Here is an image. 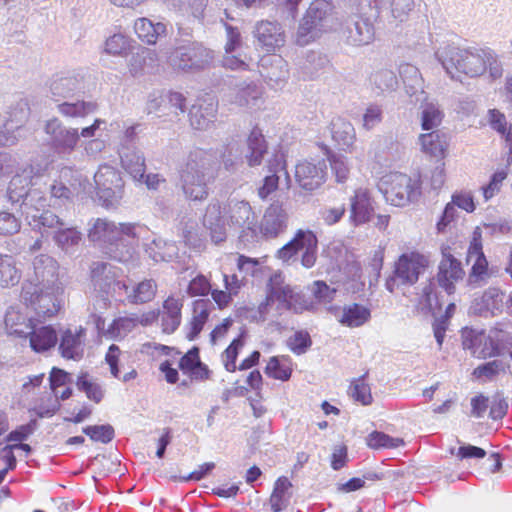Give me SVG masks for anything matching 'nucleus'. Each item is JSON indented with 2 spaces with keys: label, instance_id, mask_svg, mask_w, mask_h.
I'll return each instance as SVG.
<instances>
[{
  "label": "nucleus",
  "instance_id": "42",
  "mask_svg": "<svg viewBox=\"0 0 512 512\" xmlns=\"http://www.w3.org/2000/svg\"><path fill=\"white\" fill-rule=\"evenodd\" d=\"M405 84L406 93L410 97L424 96L423 79L418 68L411 64H403L399 69Z\"/></svg>",
  "mask_w": 512,
  "mask_h": 512
},
{
  "label": "nucleus",
  "instance_id": "8",
  "mask_svg": "<svg viewBox=\"0 0 512 512\" xmlns=\"http://www.w3.org/2000/svg\"><path fill=\"white\" fill-rule=\"evenodd\" d=\"M386 200L394 206L404 207L420 195V182L400 172L384 175L379 183Z\"/></svg>",
  "mask_w": 512,
  "mask_h": 512
},
{
  "label": "nucleus",
  "instance_id": "53",
  "mask_svg": "<svg viewBox=\"0 0 512 512\" xmlns=\"http://www.w3.org/2000/svg\"><path fill=\"white\" fill-rule=\"evenodd\" d=\"M76 387L79 391L86 394L87 398L99 403L104 396L101 386L93 380L87 372H81L76 381Z\"/></svg>",
  "mask_w": 512,
  "mask_h": 512
},
{
  "label": "nucleus",
  "instance_id": "55",
  "mask_svg": "<svg viewBox=\"0 0 512 512\" xmlns=\"http://www.w3.org/2000/svg\"><path fill=\"white\" fill-rule=\"evenodd\" d=\"M156 291L157 285L153 280H144L128 294V300L133 304L147 303L154 299Z\"/></svg>",
  "mask_w": 512,
  "mask_h": 512
},
{
  "label": "nucleus",
  "instance_id": "4",
  "mask_svg": "<svg viewBox=\"0 0 512 512\" xmlns=\"http://www.w3.org/2000/svg\"><path fill=\"white\" fill-rule=\"evenodd\" d=\"M150 233L148 228L137 223H115L108 219L98 218L89 230L88 237L107 249L111 256L120 261H130L140 239Z\"/></svg>",
  "mask_w": 512,
  "mask_h": 512
},
{
  "label": "nucleus",
  "instance_id": "56",
  "mask_svg": "<svg viewBox=\"0 0 512 512\" xmlns=\"http://www.w3.org/2000/svg\"><path fill=\"white\" fill-rule=\"evenodd\" d=\"M135 321L133 315L119 317L112 322L105 335L111 339H122L137 327Z\"/></svg>",
  "mask_w": 512,
  "mask_h": 512
},
{
  "label": "nucleus",
  "instance_id": "57",
  "mask_svg": "<svg viewBox=\"0 0 512 512\" xmlns=\"http://www.w3.org/2000/svg\"><path fill=\"white\" fill-rule=\"evenodd\" d=\"M366 444L371 449L397 448L404 444L403 439L394 438L384 432L373 431L366 437Z\"/></svg>",
  "mask_w": 512,
  "mask_h": 512
},
{
  "label": "nucleus",
  "instance_id": "11",
  "mask_svg": "<svg viewBox=\"0 0 512 512\" xmlns=\"http://www.w3.org/2000/svg\"><path fill=\"white\" fill-rule=\"evenodd\" d=\"M34 201L40 202V207L42 208L47 206V199L41 192L32 193L24 203V211L22 213L26 216V220L33 230L39 231L41 234L47 233L50 230L55 233L56 230L64 226L62 220L53 212L44 210L38 213L33 208Z\"/></svg>",
  "mask_w": 512,
  "mask_h": 512
},
{
  "label": "nucleus",
  "instance_id": "46",
  "mask_svg": "<svg viewBox=\"0 0 512 512\" xmlns=\"http://www.w3.org/2000/svg\"><path fill=\"white\" fill-rule=\"evenodd\" d=\"M145 252L155 262L170 261L176 255L177 247L172 242L161 238H153L145 244Z\"/></svg>",
  "mask_w": 512,
  "mask_h": 512
},
{
  "label": "nucleus",
  "instance_id": "45",
  "mask_svg": "<svg viewBox=\"0 0 512 512\" xmlns=\"http://www.w3.org/2000/svg\"><path fill=\"white\" fill-rule=\"evenodd\" d=\"M293 371V363L289 356H273L269 359L265 374L273 379L287 381L290 379Z\"/></svg>",
  "mask_w": 512,
  "mask_h": 512
},
{
  "label": "nucleus",
  "instance_id": "28",
  "mask_svg": "<svg viewBox=\"0 0 512 512\" xmlns=\"http://www.w3.org/2000/svg\"><path fill=\"white\" fill-rule=\"evenodd\" d=\"M416 101H421L420 104V123L422 130L433 131L438 130L441 125L444 112L440 108L438 102L435 100H429L426 96L415 97Z\"/></svg>",
  "mask_w": 512,
  "mask_h": 512
},
{
  "label": "nucleus",
  "instance_id": "5",
  "mask_svg": "<svg viewBox=\"0 0 512 512\" xmlns=\"http://www.w3.org/2000/svg\"><path fill=\"white\" fill-rule=\"evenodd\" d=\"M216 157L212 151L195 149L179 172L181 190L186 199L203 201L209 195V184L215 178Z\"/></svg>",
  "mask_w": 512,
  "mask_h": 512
},
{
  "label": "nucleus",
  "instance_id": "18",
  "mask_svg": "<svg viewBox=\"0 0 512 512\" xmlns=\"http://www.w3.org/2000/svg\"><path fill=\"white\" fill-rule=\"evenodd\" d=\"M83 80V73L79 69L60 71L50 81V93L55 101L71 97L83 90Z\"/></svg>",
  "mask_w": 512,
  "mask_h": 512
},
{
  "label": "nucleus",
  "instance_id": "30",
  "mask_svg": "<svg viewBox=\"0 0 512 512\" xmlns=\"http://www.w3.org/2000/svg\"><path fill=\"white\" fill-rule=\"evenodd\" d=\"M421 151L426 155L442 160L446 155L448 142L446 135L440 130L422 133L418 137Z\"/></svg>",
  "mask_w": 512,
  "mask_h": 512
},
{
  "label": "nucleus",
  "instance_id": "43",
  "mask_svg": "<svg viewBox=\"0 0 512 512\" xmlns=\"http://www.w3.org/2000/svg\"><path fill=\"white\" fill-rule=\"evenodd\" d=\"M22 276L14 256L0 254V287L7 288L19 283Z\"/></svg>",
  "mask_w": 512,
  "mask_h": 512
},
{
  "label": "nucleus",
  "instance_id": "26",
  "mask_svg": "<svg viewBox=\"0 0 512 512\" xmlns=\"http://www.w3.org/2000/svg\"><path fill=\"white\" fill-rule=\"evenodd\" d=\"M503 296L499 288L489 287L481 296L473 300L470 311L477 316H494L502 309Z\"/></svg>",
  "mask_w": 512,
  "mask_h": 512
},
{
  "label": "nucleus",
  "instance_id": "1",
  "mask_svg": "<svg viewBox=\"0 0 512 512\" xmlns=\"http://www.w3.org/2000/svg\"><path fill=\"white\" fill-rule=\"evenodd\" d=\"M33 274L22 285L21 300L38 316L52 317L60 309L63 292L59 280V264L51 256L41 254L32 262Z\"/></svg>",
  "mask_w": 512,
  "mask_h": 512
},
{
  "label": "nucleus",
  "instance_id": "19",
  "mask_svg": "<svg viewBox=\"0 0 512 512\" xmlns=\"http://www.w3.org/2000/svg\"><path fill=\"white\" fill-rule=\"evenodd\" d=\"M86 339L87 330L82 326L63 330L58 347L60 355L68 360H81L85 353Z\"/></svg>",
  "mask_w": 512,
  "mask_h": 512
},
{
  "label": "nucleus",
  "instance_id": "60",
  "mask_svg": "<svg viewBox=\"0 0 512 512\" xmlns=\"http://www.w3.org/2000/svg\"><path fill=\"white\" fill-rule=\"evenodd\" d=\"M326 63V58L319 53L310 51L298 62L299 68L307 77H313Z\"/></svg>",
  "mask_w": 512,
  "mask_h": 512
},
{
  "label": "nucleus",
  "instance_id": "36",
  "mask_svg": "<svg viewBox=\"0 0 512 512\" xmlns=\"http://www.w3.org/2000/svg\"><path fill=\"white\" fill-rule=\"evenodd\" d=\"M267 64L270 68L266 72V79L273 87H282L289 78L288 63L279 55H272L262 59V66Z\"/></svg>",
  "mask_w": 512,
  "mask_h": 512
},
{
  "label": "nucleus",
  "instance_id": "64",
  "mask_svg": "<svg viewBox=\"0 0 512 512\" xmlns=\"http://www.w3.org/2000/svg\"><path fill=\"white\" fill-rule=\"evenodd\" d=\"M383 117V107L379 104L371 103L364 110L362 126L365 130L370 131L382 122Z\"/></svg>",
  "mask_w": 512,
  "mask_h": 512
},
{
  "label": "nucleus",
  "instance_id": "49",
  "mask_svg": "<svg viewBox=\"0 0 512 512\" xmlns=\"http://www.w3.org/2000/svg\"><path fill=\"white\" fill-rule=\"evenodd\" d=\"M487 118L490 127L504 138L506 145L512 151V125L508 124L505 114L498 109H489Z\"/></svg>",
  "mask_w": 512,
  "mask_h": 512
},
{
  "label": "nucleus",
  "instance_id": "48",
  "mask_svg": "<svg viewBox=\"0 0 512 512\" xmlns=\"http://www.w3.org/2000/svg\"><path fill=\"white\" fill-rule=\"evenodd\" d=\"M231 257H235L237 268L243 274V279L248 276L262 278L266 274L267 268L264 265L266 257L257 259L240 254L231 255Z\"/></svg>",
  "mask_w": 512,
  "mask_h": 512
},
{
  "label": "nucleus",
  "instance_id": "24",
  "mask_svg": "<svg viewBox=\"0 0 512 512\" xmlns=\"http://www.w3.org/2000/svg\"><path fill=\"white\" fill-rule=\"evenodd\" d=\"M374 213L373 201L369 189L360 187L350 198V221L358 226L370 221Z\"/></svg>",
  "mask_w": 512,
  "mask_h": 512
},
{
  "label": "nucleus",
  "instance_id": "40",
  "mask_svg": "<svg viewBox=\"0 0 512 512\" xmlns=\"http://www.w3.org/2000/svg\"><path fill=\"white\" fill-rule=\"evenodd\" d=\"M262 96V88L256 83L251 82L239 86L230 93V102L241 107H253Z\"/></svg>",
  "mask_w": 512,
  "mask_h": 512
},
{
  "label": "nucleus",
  "instance_id": "9",
  "mask_svg": "<svg viewBox=\"0 0 512 512\" xmlns=\"http://www.w3.org/2000/svg\"><path fill=\"white\" fill-rule=\"evenodd\" d=\"M429 266V258L417 251L405 252L395 262L393 275L386 280V289L393 293L399 285H413Z\"/></svg>",
  "mask_w": 512,
  "mask_h": 512
},
{
  "label": "nucleus",
  "instance_id": "37",
  "mask_svg": "<svg viewBox=\"0 0 512 512\" xmlns=\"http://www.w3.org/2000/svg\"><path fill=\"white\" fill-rule=\"evenodd\" d=\"M134 31L138 38L148 44H156L159 37L166 34V25L152 22L149 18L141 17L134 22Z\"/></svg>",
  "mask_w": 512,
  "mask_h": 512
},
{
  "label": "nucleus",
  "instance_id": "33",
  "mask_svg": "<svg viewBox=\"0 0 512 512\" xmlns=\"http://www.w3.org/2000/svg\"><path fill=\"white\" fill-rule=\"evenodd\" d=\"M4 322L9 335L27 338V333L31 328L33 320L25 315L19 307L12 306L7 310Z\"/></svg>",
  "mask_w": 512,
  "mask_h": 512
},
{
  "label": "nucleus",
  "instance_id": "22",
  "mask_svg": "<svg viewBox=\"0 0 512 512\" xmlns=\"http://www.w3.org/2000/svg\"><path fill=\"white\" fill-rule=\"evenodd\" d=\"M217 111L218 102L214 97L199 99L189 113L192 128L200 131L210 129L216 121Z\"/></svg>",
  "mask_w": 512,
  "mask_h": 512
},
{
  "label": "nucleus",
  "instance_id": "27",
  "mask_svg": "<svg viewBox=\"0 0 512 512\" xmlns=\"http://www.w3.org/2000/svg\"><path fill=\"white\" fill-rule=\"evenodd\" d=\"M183 298L169 296L164 300L162 311H160V320L162 332L166 334L174 333L181 324Z\"/></svg>",
  "mask_w": 512,
  "mask_h": 512
},
{
  "label": "nucleus",
  "instance_id": "59",
  "mask_svg": "<svg viewBox=\"0 0 512 512\" xmlns=\"http://www.w3.org/2000/svg\"><path fill=\"white\" fill-rule=\"evenodd\" d=\"M120 353L121 351L118 346L114 344L111 345L108 349V352L106 353V362L110 367L111 374L115 378L121 379L123 382H129L137 377V372L135 369H132L129 372L125 373L122 377H120L118 369V360Z\"/></svg>",
  "mask_w": 512,
  "mask_h": 512
},
{
  "label": "nucleus",
  "instance_id": "13",
  "mask_svg": "<svg viewBox=\"0 0 512 512\" xmlns=\"http://www.w3.org/2000/svg\"><path fill=\"white\" fill-rule=\"evenodd\" d=\"M97 194L106 207L115 205L121 198L122 179L120 173L109 165H101L94 175Z\"/></svg>",
  "mask_w": 512,
  "mask_h": 512
},
{
  "label": "nucleus",
  "instance_id": "12",
  "mask_svg": "<svg viewBox=\"0 0 512 512\" xmlns=\"http://www.w3.org/2000/svg\"><path fill=\"white\" fill-rule=\"evenodd\" d=\"M45 169L46 167L40 163H31L19 169L10 180L7 191L8 199L12 203L22 201V212L24 211V203L27 198L32 193L38 192L37 190L28 191V187L32 183V179L43 175Z\"/></svg>",
  "mask_w": 512,
  "mask_h": 512
},
{
  "label": "nucleus",
  "instance_id": "54",
  "mask_svg": "<svg viewBox=\"0 0 512 512\" xmlns=\"http://www.w3.org/2000/svg\"><path fill=\"white\" fill-rule=\"evenodd\" d=\"M441 306L442 303L436 291V284L435 282L430 281L426 286H424L419 297L417 307L423 312H432L440 309Z\"/></svg>",
  "mask_w": 512,
  "mask_h": 512
},
{
  "label": "nucleus",
  "instance_id": "63",
  "mask_svg": "<svg viewBox=\"0 0 512 512\" xmlns=\"http://www.w3.org/2000/svg\"><path fill=\"white\" fill-rule=\"evenodd\" d=\"M179 367L185 372H193L196 369L201 370L203 372V374H201V378H208V369L200 362L198 348H193L188 351L181 358Z\"/></svg>",
  "mask_w": 512,
  "mask_h": 512
},
{
  "label": "nucleus",
  "instance_id": "50",
  "mask_svg": "<svg viewBox=\"0 0 512 512\" xmlns=\"http://www.w3.org/2000/svg\"><path fill=\"white\" fill-rule=\"evenodd\" d=\"M97 103L94 101L63 102L57 108L60 114L70 118H82L97 110Z\"/></svg>",
  "mask_w": 512,
  "mask_h": 512
},
{
  "label": "nucleus",
  "instance_id": "6",
  "mask_svg": "<svg viewBox=\"0 0 512 512\" xmlns=\"http://www.w3.org/2000/svg\"><path fill=\"white\" fill-rule=\"evenodd\" d=\"M335 6L328 0H313L300 20L295 43L306 46L339 26Z\"/></svg>",
  "mask_w": 512,
  "mask_h": 512
},
{
  "label": "nucleus",
  "instance_id": "32",
  "mask_svg": "<svg viewBox=\"0 0 512 512\" xmlns=\"http://www.w3.org/2000/svg\"><path fill=\"white\" fill-rule=\"evenodd\" d=\"M212 304L207 299H199L193 302L192 317L186 325V337L194 340L202 331L208 321Z\"/></svg>",
  "mask_w": 512,
  "mask_h": 512
},
{
  "label": "nucleus",
  "instance_id": "39",
  "mask_svg": "<svg viewBox=\"0 0 512 512\" xmlns=\"http://www.w3.org/2000/svg\"><path fill=\"white\" fill-rule=\"evenodd\" d=\"M488 349L491 351V357L504 356L509 357L512 347V333L499 327L492 328L487 334Z\"/></svg>",
  "mask_w": 512,
  "mask_h": 512
},
{
  "label": "nucleus",
  "instance_id": "2",
  "mask_svg": "<svg viewBox=\"0 0 512 512\" xmlns=\"http://www.w3.org/2000/svg\"><path fill=\"white\" fill-rule=\"evenodd\" d=\"M203 224L210 232L211 240L218 244L227 238V227L239 233L242 241L257 238V216L246 200L232 198L223 205L212 201L206 208Z\"/></svg>",
  "mask_w": 512,
  "mask_h": 512
},
{
  "label": "nucleus",
  "instance_id": "25",
  "mask_svg": "<svg viewBox=\"0 0 512 512\" xmlns=\"http://www.w3.org/2000/svg\"><path fill=\"white\" fill-rule=\"evenodd\" d=\"M344 33L350 44L361 46L373 40L374 27L367 18L355 15L346 20Z\"/></svg>",
  "mask_w": 512,
  "mask_h": 512
},
{
  "label": "nucleus",
  "instance_id": "47",
  "mask_svg": "<svg viewBox=\"0 0 512 512\" xmlns=\"http://www.w3.org/2000/svg\"><path fill=\"white\" fill-rule=\"evenodd\" d=\"M291 487L292 484L287 477L282 476L277 479L269 500L273 512H280L287 508L291 498Z\"/></svg>",
  "mask_w": 512,
  "mask_h": 512
},
{
  "label": "nucleus",
  "instance_id": "41",
  "mask_svg": "<svg viewBox=\"0 0 512 512\" xmlns=\"http://www.w3.org/2000/svg\"><path fill=\"white\" fill-rule=\"evenodd\" d=\"M134 40L121 32L109 36L103 47V52L114 57H127L133 50Z\"/></svg>",
  "mask_w": 512,
  "mask_h": 512
},
{
  "label": "nucleus",
  "instance_id": "23",
  "mask_svg": "<svg viewBox=\"0 0 512 512\" xmlns=\"http://www.w3.org/2000/svg\"><path fill=\"white\" fill-rule=\"evenodd\" d=\"M443 258L439 264L437 274V282L447 294L451 295L455 292L454 283L461 280L465 274L460 261H458L451 253L443 250Z\"/></svg>",
  "mask_w": 512,
  "mask_h": 512
},
{
  "label": "nucleus",
  "instance_id": "7",
  "mask_svg": "<svg viewBox=\"0 0 512 512\" xmlns=\"http://www.w3.org/2000/svg\"><path fill=\"white\" fill-rule=\"evenodd\" d=\"M270 299L275 298V309L278 315L284 312L301 314L305 311H314L316 306L301 291L284 283L280 273L270 276Z\"/></svg>",
  "mask_w": 512,
  "mask_h": 512
},
{
  "label": "nucleus",
  "instance_id": "16",
  "mask_svg": "<svg viewBox=\"0 0 512 512\" xmlns=\"http://www.w3.org/2000/svg\"><path fill=\"white\" fill-rule=\"evenodd\" d=\"M466 262L471 265L469 283L485 281L489 278L488 261L483 252L482 231L479 227H476L472 233Z\"/></svg>",
  "mask_w": 512,
  "mask_h": 512
},
{
  "label": "nucleus",
  "instance_id": "35",
  "mask_svg": "<svg viewBox=\"0 0 512 512\" xmlns=\"http://www.w3.org/2000/svg\"><path fill=\"white\" fill-rule=\"evenodd\" d=\"M335 317L343 326L354 328L360 327L368 322L371 313L365 306L354 303L344 306L341 311H337Z\"/></svg>",
  "mask_w": 512,
  "mask_h": 512
},
{
  "label": "nucleus",
  "instance_id": "34",
  "mask_svg": "<svg viewBox=\"0 0 512 512\" xmlns=\"http://www.w3.org/2000/svg\"><path fill=\"white\" fill-rule=\"evenodd\" d=\"M247 147L248 152L245 155L247 164L250 167L259 166L267 153V142L259 127L255 126L250 131L247 138Z\"/></svg>",
  "mask_w": 512,
  "mask_h": 512
},
{
  "label": "nucleus",
  "instance_id": "3",
  "mask_svg": "<svg viewBox=\"0 0 512 512\" xmlns=\"http://www.w3.org/2000/svg\"><path fill=\"white\" fill-rule=\"evenodd\" d=\"M435 56L452 79H459L461 75L479 77L488 71L490 78L495 80L503 74L501 62L490 48L447 45L439 48Z\"/></svg>",
  "mask_w": 512,
  "mask_h": 512
},
{
  "label": "nucleus",
  "instance_id": "20",
  "mask_svg": "<svg viewBox=\"0 0 512 512\" xmlns=\"http://www.w3.org/2000/svg\"><path fill=\"white\" fill-rule=\"evenodd\" d=\"M326 168L324 161L317 163L309 161L300 162L295 168V180L302 190L313 192L326 181Z\"/></svg>",
  "mask_w": 512,
  "mask_h": 512
},
{
  "label": "nucleus",
  "instance_id": "21",
  "mask_svg": "<svg viewBox=\"0 0 512 512\" xmlns=\"http://www.w3.org/2000/svg\"><path fill=\"white\" fill-rule=\"evenodd\" d=\"M254 36L261 47L268 52L280 49L286 42L282 25L275 21H259L255 26Z\"/></svg>",
  "mask_w": 512,
  "mask_h": 512
},
{
  "label": "nucleus",
  "instance_id": "52",
  "mask_svg": "<svg viewBox=\"0 0 512 512\" xmlns=\"http://www.w3.org/2000/svg\"><path fill=\"white\" fill-rule=\"evenodd\" d=\"M370 82L378 93L394 91L398 86V79L392 70L382 69L373 73Z\"/></svg>",
  "mask_w": 512,
  "mask_h": 512
},
{
  "label": "nucleus",
  "instance_id": "58",
  "mask_svg": "<svg viewBox=\"0 0 512 512\" xmlns=\"http://www.w3.org/2000/svg\"><path fill=\"white\" fill-rule=\"evenodd\" d=\"M53 239L62 250L68 251L70 248L79 244L81 241V233L75 228H64V226H62L55 231Z\"/></svg>",
  "mask_w": 512,
  "mask_h": 512
},
{
  "label": "nucleus",
  "instance_id": "51",
  "mask_svg": "<svg viewBox=\"0 0 512 512\" xmlns=\"http://www.w3.org/2000/svg\"><path fill=\"white\" fill-rule=\"evenodd\" d=\"M188 47V53L181 54L182 56H189L192 70H201L211 65L214 60L213 51L205 48L200 44H193Z\"/></svg>",
  "mask_w": 512,
  "mask_h": 512
},
{
  "label": "nucleus",
  "instance_id": "62",
  "mask_svg": "<svg viewBox=\"0 0 512 512\" xmlns=\"http://www.w3.org/2000/svg\"><path fill=\"white\" fill-rule=\"evenodd\" d=\"M222 162L227 170L234 169L242 162V149L237 141H230L224 147L221 153Z\"/></svg>",
  "mask_w": 512,
  "mask_h": 512
},
{
  "label": "nucleus",
  "instance_id": "38",
  "mask_svg": "<svg viewBox=\"0 0 512 512\" xmlns=\"http://www.w3.org/2000/svg\"><path fill=\"white\" fill-rule=\"evenodd\" d=\"M122 167L137 181H142L146 169L143 155L135 148H122L120 151Z\"/></svg>",
  "mask_w": 512,
  "mask_h": 512
},
{
  "label": "nucleus",
  "instance_id": "10",
  "mask_svg": "<svg viewBox=\"0 0 512 512\" xmlns=\"http://www.w3.org/2000/svg\"><path fill=\"white\" fill-rule=\"evenodd\" d=\"M302 251L301 264L305 268H311L315 265L318 251V239L311 230L299 229L295 232L293 238L277 251V258L283 262H288L298 252Z\"/></svg>",
  "mask_w": 512,
  "mask_h": 512
},
{
  "label": "nucleus",
  "instance_id": "17",
  "mask_svg": "<svg viewBox=\"0 0 512 512\" xmlns=\"http://www.w3.org/2000/svg\"><path fill=\"white\" fill-rule=\"evenodd\" d=\"M289 216L283 204L274 202L270 204L263 214L260 223H257V236L273 239L284 233L288 227Z\"/></svg>",
  "mask_w": 512,
  "mask_h": 512
},
{
  "label": "nucleus",
  "instance_id": "61",
  "mask_svg": "<svg viewBox=\"0 0 512 512\" xmlns=\"http://www.w3.org/2000/svg\"><path fill=\"white\" fill-rule=\"evenodd\" d=\"M163 93H151L148 97L146 110L148 114H155L159 118H170V111Z\"/></svg>",
  "mask_w": 512,
  "mask_h": 512
},
{
  "label": "nucleus",
  "instance_id": "29",
  "mask_svg": "<svg viewBox=\"0 0 512 512\" xmlns=\"http://www.w3.org/2000/svg\"><path fill=\"white\" fill-rule=\"evenodd\" d=\"M27 337L31 349L37 353L48 351L58 340L56 330L51 325L37 326L34 323L31 324Z\"/></svg>",
  "mask_w": 512,
  "mask_h": 512
},
{
  "label": "nucleus",
  "instance_id": "15",
  "mask_svg": "<svg viewBox=\"0 0 512 512\" xmlns=\"http://www.w3.org/2000/svg\"><path fill=\"white\" fill-rule=\"evenodd\" d=\"M44 132L50 138L51 147L58 154H71L79 143V131L66 127L56 117L45 122Z\"/></svg>",
  "mask_w": 512,
  "mask_h": 512
},
{
  "label": "nucleus",
  "instance_id": "44",
  "mask_svg": "<svg viewBox=\"0 0 512 512\" xmlns=\"http://www.w3.org/2000/svg\"><path fill=\"white\" fill-rule=\"evenodd\" d=\"M511 363L512 352H509V357L502 356L500 359H495L478 366L474 369L473 375L476 378H486L490 380L498 375L510 372Z\"/></svg>",
  "mask_w": 512,
  "mask_h": 512
},
{
  "label": "nucleus",
  "instance_id": "31",
  "mask_svg": "<svg viewBox=\"0 0 512 512\" xmlns=\"http://www.w3.org/2000/svg\"><path fill=\"white\" fill-rule=\"evenodd\" d=\"M462 346L469 350L477 358L491 357V349H488L487 335L482 330L464 328L461 332Z\"/></svg>",
  "mask_w": 512,
  "mask_h": 512
},
{
  "label": "nucleus",
  "instance_id": "14",
  "mask_svg": "<svg viewBox=\"0 0 512 512\" xmlns=\"http://www.w3.org/2000/svg\"><path fill=\"white\" fill-rule=\"evenodd\" d=\"M91 281L95 290L107 295H121L128 289L125 282L119 279V269L105 262L92 264Z\"/></svg>",
  "mask_w": 512,
  "mask_h": 512
}]
</instances>
